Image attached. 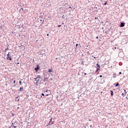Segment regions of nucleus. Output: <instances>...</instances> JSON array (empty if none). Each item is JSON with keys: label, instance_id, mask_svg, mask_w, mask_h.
Segmentation results:
<instances>
[{"label": "nucleus", "instance_id": "1", "mask_svg": "<svg viewBox=\"0 0 128 128\" xmlns=\"http://www.w3.org/2000/svg\"><path fill=\"white\" fill-rule=\"evenodd\" d=\"M2 48H6H6L4 49V50L6 52V50H8V42H6V40L2 41Z\"/></svg>", "mask_w": 128, "mask_h": 128}, {"label": "nucleus", "instance_id": "2", "mask_svg": "<svg viewBox=\"0 0 128 128\" xmlns=\"http://www.w3.org/2000/svg\"><path fill=\"white\" fill-rule=\"evenodd\" d=\"M4 22H6V21H3V23L2 24V25L0 26V28H1V30L3 31L4 30H6V26H4Z\"/></svg>", "mask_w": 128, "mask_h": 128}, {"label": "nucleus", "instance_id": "3", "mask_svg": "<svg viewBox=\"0 0 128 128\" xmlns=\"http://www.w3.org/2000/svg\"><path fill=\"white\" fill-rule=\"evenodd\" d=\"M7 60H12V54L10 52H8V54L6 55Z\"/></svg>", "mask_w": 128, "mask_h": 128}, {"label": "nucleus", "instance_id": "4", "mask_svg": "<svg viewBox=\"0 0 128 128\" xmlns=\"http://www.w3.org/2000/svg\"><path fill=\"white\" fill-rule=\"evenodd\" d=\"M38 20L42 24H44V20L42 18V16H40L39 18H38Z\"/></svg>", "mask_w": 128, "mask_h": 128}, {"label": "nucleus", "instance_id": "5", "mask_svg": "<svg viewBox=\"0 0 128 128\" xmlns=\"http://www.w3.org/2000/svg\"><path fill=\"white\" fill-rule=\"evenodd\" d=\"M126 26V23L124 22H120V28H124Z\"/></svg>", "mask_w": 128, "mask_h": 128}, {"label": "nucleus", "instance_id": "6", "mask_svg": "<svg viewBox=\"0 0 128 128\" xmlns=\"http://www.w3.org/2000/svg\"><path fill=\"white\" fill-rule=\"evenodd\" d=\"M40 76H38L37 78H35L34 80H36V82H40Z\"/></svg>", "mask_w": 128, "mask_h": 128}, {"label": "nucleus", "instance_id": "7", "mask_svg": "<svg viewBox=\"0 0 128 128\" xmlns=\"http://www.w3.org/2000/svg\"><path fill=\"white\" fill-rule=\"evenodd\" d=\"M39 70H40V67L38 66V65H37V67L35 68L34 70L36 71V72H38Z\"/></svg>", "mask_w": 128, "mask_h": 128}, {"label": "nucleus", "instance_id": "8", "mask_svg": "<svg viewBox=\"0 0 128 128\" xmlns=\"http://www.w3.org/2000/svg\"><path fill=\"white\" fill-rule=\"evenodd\" d=\"M100 65L98 64L96 72H98V70H100Z\"/></svg>", "mask_w": 128, "mask_h": 128}, {"label": "nucleus", "instance_id": "9", "mask_svg": "<svg viewBox=\"0 0 128 128\" xmlns=\"http://www.w3.org/2000/svg\"><path fill=\"white\" fill-rule=\"evenodd\" d=\"M86 46V50H88V48H90V45L88 44H86V46Z\"/></svg>", "mask_w": 128, "mask_h": 128}, {"label": "nucleus", "instance_id": "10", "mask_svg": "<svg viewBox=\"0 0 128 128\" xmlns=\"http://www.w3.org/2000/svg\"><path fill=\"white\" fill-rule=\"evenodd\" d=\"M108 0L106 1V2L104 4V6H106V4H108Z\"/></svg>", "mask_w": 128, "mask_h": 128}, {"label": "nucleus", "instance_id": "11", "mask_svg": "<svg viewBox=\"0 0 128 128\" xmlns=\"http://www.w3.org/2000/svg\"><path fill=\"white\" fill-rule=\"evenodd\" d=\"M52 68L48 69L49 72H52Z\"/></svg>", "mask_w": 128, "mask_h": 128}, {"label": "nucleus", "instance_id": "12", "mask_svg": "<svg viewBox=\"0 0 128 128\" xmlns=\"http://www.w3.org/2000/svg\"><path fill=\"white\" fill-rule=\"evenodd\" d=\"M22 90H24V87H20V92H22Z\"/></svg>", "mask_w": 128, "mask_h": 128}, {"label": "nucleus", "instance_id": "13", "mask_svg": "<svg viewBox=\"0 0 128 128\" xmlns=\"http://www.w3.org/2000/svg\"><path fill=\"white\" fill-rule=\"evenodd\" d=\"M111 96H113L114 92L112 90H110Z\"/></svg>", "mask_w": 128, "mask_h": 128}, {"label": "nucleus", "instance_id": "14", "mask_svg": "<svg viewBox=\"0 0 128 128\" xmlns=\"http://www.w3.org/2000/svg\"><path fill=\"white\" fill-rule=\"evenodd\" d=\"M76 48H78V44H76Z\"/></svg>", "mask_w": 128, "mask_h": 128}, {"label": "nucleus", "instance_id": "15", "mask_svg": "<svg viewBox=\"0 0 128 128\" xmlns=\"http://www.w3.org/2000/svg\"><path fill=\"white\" fill-rule=\"evenodd\" d=\"M116 86H120V84H118V83H117L116 85Z\"/></svg>", "mask_w": 128, "mask_h": 128}, {"label": "nucleus", "instance_id": "16", "mask_svg": "<svg viewBox=\"0 0 128 128\" xmlns=\"http://www.w3.org/2000/svg\"><path fill=\"white\" fill-rule=\"evenodd\" d=\"M2 54L3 56H6V54L4 53V52L3 53H2Z\"/></svg>", "mask_w": 128, "mask_h": 128}, {"label": "nucleus", "instance_id": "17", "mask_svg": "<svg viewBox=\"0 0 128 128\" xmlns=\"http://www.w3.org/2000/svg\"><path fill=\"white\" fill-rule=\"evenodd\" d=\"M24 12H28V9H25L24 10Z\"/></svg>", "mask_w": 128, "mask_h": 128}, {"label": "nucleus", "instance_id": "18", "mask_svg": "<svg viewBox=\"0 0 128 128\" xmlns=\"http://www.w3.org/2000/svg\"><path fill=\"white\" fill-rule=\"evenodd\" d=\"M65 16H64V14H63L62 16V18H64Z\"/></svg>", "mask_w": 128, "mask_h": 128}, {"label": "nucleus", "instance_id": "19", "mask_svg": "<svg viewBox=\"0 0 128 128\" xmlns=\"http://www.w3.org/2000/svg\"><path fill=\"white\" fill-rule=\"evenodd\" d=\"M20 10H22V12H24V8H21L20 9Z\"/></svg>", "mask_w": 128, "mask_h": 128}, {"label": "nucleus", "instance_id": "20", "mask_svg": "<svg viewBox=\"0 0 128 128\" xmlns=\"http://www.w3.org/2000/svg\"><path fill=\"white\" fill-rule=\"evenodd\" d=\"M94 8H98V7L96 6V5L94 7Z\"/></svg>", "mask_w": 128, "mask_h": 128}, {"label": "nucleus", "instance_id": "21", "mask_svg": "<svg viewBox=\"0 0 128 128\" xmlns=\"http://www.w3.org/2000/svg\"><path fill=\"white\" fill-rule=\"evenodd\" d=\"M82 62V64H83L84 63V61H82V62Z\"/></svg>", "mask_w": 128, "mask_h": 128}, {"label": "nucleus", "instance_id": "22", "mask_svg": "<svg viewBox=\"0 0 128 128\" xmlns=\"http://www.w3.org/2000/svg\"><path fill=\"white\" fill-rule=\"evenodd\" d=\"M19 84H20V86H22V82L20 81Z\"/></svg>", "mask_w": 128, "mask_h": 128}, {"label": "nucleus", "instance_id": "23", "mask_svg": "<svg viewBox=\"0 0 128 128\" xmlns=\"http://www.w3.org/2000/svg\"><path fill=\"white\" fill-rule=\"evenodd\" d=\"M98 17H95L94 18V20H98Z\"/></svg>", "mask_w": 128, "mask_h": 128}, {"label": "nucleus", "instance_id": "24", "mask_svg": "<svg viewBox=\"0 0 128 128\" xmlns=\"http://www.w3.org/2000/svg\"><path fill=\"white\" fill-rule=\"evenodd\" d=\"M42 96H44V94L42 93Z\"/></svg>", "mask_w": 128, "mask_h": 128}, {"label": "nucleus", "instance_id": "25", "mask_svg": "<svg viewBox=\"0 0 128 128\" xmlns=\"http://www.w3.org/2000/svg\"><path fill=\"white\" fill-rule=\"evenodd\" d=\"M122 96H125V94L124 93H122Z\"/></svg>", "mask_w": 128, "mask_h": 128}, {"label": "nucleus", "instance_id": "26", "mask_svg": "<svg viewBox=\"0 0 128 128\" xmlns=\"http://www.w3.org/2000/svg\"><path fill=\"white\" fill-rule=\"evenodd\" d=\"M60 26H62V25H58V28H60Z\"/></svg>", "mask_w": 128, "mask_h": 128}, {"label": "nucleus", "instance_id": "27", "mask_svg": "<svg viewBox=\"0 0 128 128\" xmlns=\"http://www.w3.org/2000/svg\"><path fill=\"white\" fill-rule=\"evenodd\" d=\"M42 56H46V54L44 53V54H42Z\"/></svg>", "mask_w": 128, "mask_h": 128}, {"label": "nucleus", "instance_id": "28", "mask_svg": "<svg viewBox=\"0 0 128 128\" xmlns=\"http://www.w3.org/2000/svg\"><path fill=\"white\" fill-rule=\"evenodd\" d=\"M68 4H65V6H68Z\"/></svg>", "mask_w": 128, "mask_h": 128}, {"label": "nucleus", "instance_id": "29", "mask_svg": "<svg viewBox=\"0 0 128 128\" xmlns=\"http://www.w3.org/2000/svg\"><path fill=\"white\" fill-rule=\"evenodd\" d=\"M22 26H20V25L19 28H22Z\"/></svg>", "mask_w": 128, "mask_h": 128}, {"label": "nucleus", "instance_id": "30", "mask_svg": "<svg viewBox=\"0 0 128 128\" xmlns=\"http://www.w3.org/2000/svg\"><path fill=\"white\" fill-rule=\"evenodd\" d=\"M13 127H14V128H16V126H14Z\"/></svg>", "mask_w": 128, "mask_h": 128}, {"label": "nucleus", "instance_id": "31", "mask_svg": "<svg viewBox=\"0 0 128 128\" xmlns=\"http://www.w3.org/2000/svg\"><path fill=\"white\" fill-rule=\"evenodd\" d=\"M119 74H122V72H120Z\"/></svg>", "mask_w": 128, "mask_h": 128}, {"label": "nucleus", "instance_id": "32", "mask_svg": "<svg viewBox=\"0 0 128 128\" xmlns=\"http://www.w3.org/2000/svg\"><path fill=\"white\" fill-rule=\"evenodd\" d=\"M100 78H102V76L100 75Z\"/></svg>", "mask_w": 128, "mask_h": 128}, {"label": "nucleus", "instance_id": "33", "mask_svg": "<svg viewBox=\"0 0 128 128\" xmlns=\"http://www.w3.org/2000/svg\"><path fill=\"white\" fill-rule=\"evenodd\" d=\"M68 8H71V9H72V7L69 6V7H68Z\"/></svg>", "mask_w": 128, "mask_h": 128}, {"label": "nucleus", "instance_id": "34", "mask_svg": "<svg viewBox=\"0 0 128 128\" xmlns=\"http://www.w3.org/2000/svg\"><path fill=\"white\" fill-rule=\"evenodd\" d=\"M4 14V13H1V16H2Z\"/></svg>", "mask_w": 128, "mask_h": 128}, {"label": "nucleus", "instance_id": "35", "mask_svg": "<svg viewBox=\"0 0 128 128\" xmlns=\"http://www.w3.org/2000/svg\"><path fill=\"white\" fill-rule=\"evenodd\" d=\"M84 76H86V73L84 74Z\"/></svg>", "mask_w": 128, "mask_h": 128}, {"label": "nucleus", "instance_id": "36", "mask_svg": "<svg viewBox=\"0 0 128 128\" xmlns=\"http://www.w3.org/2000/svg\"><path fill=\"white\" fill-rule=\"evenodd\" d=\"M50 36V34H47V36Z\"/></svg>", "mask_w": 128, "mask_h": 128}, {"label": "nucleus", "instance_id": "37", "mask_svg": "<svg viewBox=\"0 0 128 128\" xmlns=\"http://www.w3.org/2000/svg\"><path fill=\"white\" fill-rule=\"evenodd\" d=\"M15 83H16V80H14V84H15Z\"/></svg>", "mask_w": 128, "mask_h": 128}, {"label": "nucleus", "instance_id": "38", "mask_svg": "<svg viewBox=\"0 0 128 128\" xmlns=\"http://www.w3.org/2000/svg\"><path fill=\"white\" fill-rule=\"evenodd\" d=\"M96 38H98V36H96Z\"/></svg>", "mask_w": 128, "mask_h": 128}, {"label": "nucleus", "instance_id": "39", "mask_svg": "<svg viewBox=\"0 0 128 128\" xmlns=\"http://www.w3.org/2000/svg\"><path fill=\"white\" fill-rule=\"evenodd\" d=\"M20 64V62H17V64Z\"/></svg>", "mask_w": 128, "mask_h": 128}, {"label": "nucleus", "instance_id": "40", "mask_svg": "<svg viewBox=\"0 0 128 128\" xmlns=\"http://www.w3.org/2000/svg\"><path fill=\"white\" fill-rule=\"evenodd\" d=\"M96 12H98V10H96Z\"/></svg>", "mask_w": 128, "mask_h": 128}, {"label": "nucleus", "instance_id": "41", "mask_svg": "<svg viewBox=\"0 0 128 128\" xmlns=\"http://www.w3.org/2000/svg\"><path fill=\"white\" fill-rule=\"evenodd\" d=\"M14 64V63H12V64Z\"/></svg>", "mask_w": 128, "mask_h": 128}, {"label": "nucleus", "instance_id": "42", "mask_svg": "<svg viewBox=\"0 0 128 128\" xmlns=\"http://www.w3.org/2000/svg\"><path fill=\"white\" fill-rule=\"evenodd\" d=\"M75 8H73V10H74Z\"/></svg>", "mask_w": 128, "mask_h": 128}, {"label": "nucleus", "instance_id": "43", "mask_svg": "<svg viewBox=\"0 0 128 128\" xmlns=\"http://www.w3.org/2000/svg\"><path fill=\"white\" fill-rule=\"evenodd\" d=\"M2 58H4V56H2Z\"/></svg>", "mask_w": 128, "mask_h": 128}, {"label": "nucleus", "instance_id": "44", "mask_svg": "<svg viewBox=\"0 0 128 128\" xmlns=\"http://www.w3.org/2000/svg\"><path fill=\"white\" fill-rule=\"evenodd\" d=\"M15 64H16V62H15Z\"/></svg>", "mask_w": 128, "mask_h": 128}, {"label": "nucleus", "instance_id": "45", "mask_svg": "<svg viewBox=\"0 0 128 128\" xmlns=\"http://www.w3.org/2000/svg\"><path fill=\"white\" fill-rule=\"evenodd\" d=\"M96 64H98V63H97Z\"/></svg>", "mask_w": 128, "mask_h": 128}, {"label": "nucleus", "instance_id": "46", "mask_svg": "<svg viewBox=\"0 0 128 128\" xmlns=\"http://www.w3.org/2000/svg\"><path fill=\"white\" fill-rule=\"evenodd\" d=\"M120 32V34H122V32Z\"/></svg>", "mask_w": 128, "mask_h": 128}, {"label": "nucleus", "instance_id": "47", "mask_svg": "<svg viewBox=\"0 0 128 128\" xmlns=\"http://www.w3.org/2000/svg\"><path fill=\"white\" fill-rule=\"evenodd\" d=\"M99 41L100 42V40H99Z\"/></svg>", "mask_w": 128, "mask_h": 128}, {"label": "nucleus", "instance_id": "48", "mask_svg": "<svg viewBox=\"0 0 128 128\" xmlns=\"http://www.w3.org/2000/svg\"><path fill=\"white\" fill-rule=\"evenodd\" d=\"M80 46V48H82V46Z\"/></svg>", "mask_w": 128, "mask_h": 128}, {"label": "nucleus", "instance_id": "49", "mask_svg": "<svg viewBox=\"0 0 128 128\" xmlns=\"http://www.w3.org/2000/svg\"><path fill=\"white\" fill-rule=\"evenodd\" d=\"M46 96H48V94H46Z\"/></svg>", "mask_w": 128, "mask_h": 128}, {"label": "nucleus", "instance_id": "50", "mask_svg": "<svg viewBox=\"0 0 128 128\" xmlns=\"http://www.w3.org/2000/svg\"><path fill=\"white\" fill-rule=\"evenodd\" d=\"M108 114H110V113H108Z\"/></svg>", "mask_w": 128, "mask_h": 128}, {"label": "nucleus", "instance_id": "51", "mask_svg": "<svg viewBox=\"0 0 128 128\" xmlns=\"http://www.w3.org/2000/svg\"><path fill=\"white\" fill-rule=\"evenodd\" d=\"M124 92H126V90H124Z\"/></svg>", "mask_w": 128, "mask_h": 128}, {"label": "nucleus", "instance_id": "52", "mask_svg": "<svg viewBox=\"0 0 128 128\" xmlns=\"http://www.w3.org/2000/svg\"><path fill=\"white\" fill-rule=\"evenodd\" d=\"M94 58H96V57H94Z\"/></svg>", "mask_w": 128, "mask_h": 128}, {"label": "nucleus", "instance_id": "53", "mask_svg": "<svg viewBox=\"0 0 128 128\" xmlns=\"http://www.w3.org/2000/svg\"><path fill=\"white\" fill-rule=\"evenodd\" d=\"M56 60H58V58H56Z\"/></svg>", "mask_w": 128, "mask_h": 128}]
</instances>
